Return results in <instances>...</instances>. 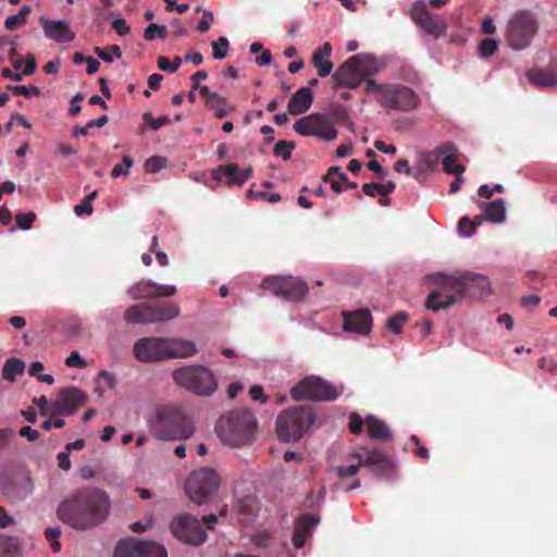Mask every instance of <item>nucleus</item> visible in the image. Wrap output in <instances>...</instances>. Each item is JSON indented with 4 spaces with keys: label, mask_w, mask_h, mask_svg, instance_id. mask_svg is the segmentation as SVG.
I'll list each match as a JSON object with an SVG mask.
<instances>
[{
    "label": "nucleus",
    "mask_w": 557,
    "mask_h": 557,
    "mask_svg": "<svg viewBox=\"0 0 557 557\" xmlns=\"http://www.w3.org/2000/svg\"><path fill=\"white\" fill-rule=\"evenodd\" d=\"M110 510L108 494L96 487L73 492L60 503L58 518L76 530L94 528L106 520Z\"/></svg>",
    "instance_id": "nucleus-1"
},
{
    "label": "nucleus",
    "mask_w": 557,
    "mask_h": 557,
    "mask_svg": "<svg viewBox=\"0 0 557 557\" xmlns=\"http://www.w3.org/2000/svg\"><path fill=\"white\" fill-rule=\"evenodd\" d=\"M436 284L437 287L430 292L425 300V308L435 312L460 302L468 292L481 296L491 293L488 278L472 272L459 275L440 274Z\"/></svg>",
    "instance_id": "nucleus-2"
},
{
    "label": "nucleus",
    "mask_w": 557,
    "mask_h": 557,
    "mask_svg": "<svg viewBox=\"0 0 557 557\" xmlns=\"http://www.w3.org/2000/svg\"><path fill=\"white\" fill-rule=\"evenodd\" d=\"M197 351L195 343L176 337H144L134 345V355L140 362L188 358Z\"/></svg>",
    "instance_id": "nucleus-3"
},
{
    "label": "nucleus",
    "mask_w": 557,
    "mask_h": 557,
    "mask_svg": "<svg viewBox=\"0 0 557 557\" xmlns=\"http://www.w3.org/2000/svg\"><path fill=\"white\" fill-rule=\"evenodd\" d=\"M216 432L220 438L230 446L248 445L255 438L256 419L249 410H233L220 418Z\"/></svg>",
    "instance_id": "nucleus-4"
},
{
    "label": "nucleus",
    "mask_w": 557,
    "mask_h": 557,
    "mask_svg": "<svg viewBox=\"0 0 557 557\" xmlns=\"http://www.w3.org/2000/svg\"><path fill=\"white\" fill-rule=\"evenodd\" d=\"M150 431L161 441H182L194 434V426L182 410L163 406L158 408Z\"/></svg>",
    "instance_id": "nucleus-5"
},
{
    "label": "nucleus",
    "mask_w": 557,
    "mask_h": 557,
    "mask_svg": "<svg viewBox=\"0 0 557 557\" xmlns=\"http://www.w3.org/2000/svg\"><path fill=\"white\" fill-rule=\"evenodd\" d=\"M311 406L298 405L281 412L276 419V434L282 442L298 441L315 422Z\"/></svg>",
    "instance_id": "nucleus-6"
},
{
    "label": "nucleus",
    "mask_w": 557,
    "mask_h": 557,
    "mask_svg": "<svg viewBox=\"0 0 557 557\" xmlns=\"http://www.w3.org/2000/svg\"><path fill=\"white\" fill-rule=\"evenodd\" d=\"M173 379L177 385L198 396H210L218 387V381L212 371L200 364L176 369L173 372Z\"/></svg>",
    "instance_id": "nucleus-7"
},
{
    "label": "nucleus",
    "mask_w": 557,
    "mask_h": 557,
    "mask_svg": "<svg viewBox=\"0 0 557 557\" xmlns=\"http://www.w3.org/2000/svg\"><path fill=\"white\" fill-rule=\"evenodd\" d=\"M338 388L320 376L309 375L299 381L292 389L294 400L333 401L339 397Z\"/></svg>",
    "instance_id": "nucleus-8"
},
{
    "label": "nucleus",
    "mask_w": 557,
    "mask_h": 557,
    "mask_svg": "<svg viewBox=\"0 0 557 557\" xmlns=\"http://www.w3.org/2000/svg\"><path fill=\"white\" fill-rule=\"evenodd\" d=\"M536 32L537 21L534 13L528 10L518 11L508 23V45L516 50L524 49L531 44Z\"/></svg>",
    "instance_id": "nucleus-9"
},
{
    "label": "nucleus",
    "mask_w": 557,
    "mask_h": 557,
    "mask_svg": "<svg viewBox=\"0 0 557 557\" xmlns=\"http://www.w3.org/2000/svg\"><path fill=\"white\" fill-rule=\"evenodd\" d=\"M218 486V474L210 468H200L189 474L185 488L191 502L202 505L212 497Z\"/></svg>",
    "instance_id": "nucleus-10"
},
{
    "label": "nucleus",
    "mask_w": 557,
    "mask_h": 557,
    "mask_svg": "<svg viewBox=\"0 0 557 557\" xmlns=\"http://www.w3.org/2000/svg\"><path fill=\"white\" fill-rule=\"evenodd\" d=\"M170 531L180 542L191 546H200L207 540V532L199 519L186 512L172 519Z\"/></svg>",
    "instance_id": "nucleus-11"
},
{
    "label": "nucleus",
    "mask_w": 557,
    "mask_h": 557,
    "mask_svg": "<svg viewBox=\"0 0 557 557\" xmlns=\"http://www.w3.org/2000/svg\"><path fill=\"white\" fill-rule=\"evenodd\" d=\"M294 129L299 135L315 136L327 141L336 139L338 134L332 121L323 114H311L299 119L295 122Z\"/></svg>",
    "instance_id": "nucleus-12"
},
{
    "label": "nucleus",
    "mask_w": 557,
    "mask_h": 557,
    "mask_svg": "<svg viewBox=\"0 0 557 557\" xmlns=\"http://www.w3.org/2000/svg\"><path fill=\"white\" fill-rule=\"evenodd\" d=\"M262 286L289 301L301 300L308 292L307 283L293 276L267 277Z\"/></svg>",
    "instance_id": "nucleus-13"
},
{
    "label": "nucleus",
    "mask_w": 557,
    "mask_h": 557,
    "mask_svg": "<svg viewBox=\"0 0 557 557\" xmlns=\"http://www.w3.org/2000/svg\"><path fill=\"white\" fill-rule=\"evenodd\" d=\"M114 557H168V553L163 545L156 542L129 539L117 543Z\"/></svg>",
    "instance_id": "nucleus-14"
},
{
    "label": "nucleus",
    "mask_w": 557,
    "mask_h": 557,
    "mask_svg": "<svg viewBox=\"0 0 557 557\" xmlns=\"http://www.w3.org/2000/svg\"><path fill=\"white\" fill-rule=\"evenodd\" d=\"M420 103L419 96L404 85H388L384 91L383 106L397 111H411Z\"/></svg>",
    "instance_id": "nucleus-15"
},
{
    "label": "nucleus",
    "mask_w": 557,
    "mask_h": 557,
    "mask_svg": "<svg viewBox=\"0 0 557 557\" xmlns=\"http://www.w3.org/2000/svg\"><path fill=\"white\" fill-rule=\"evenodd\" d=\"M411 20L426 34L438 38L447 28L445 21L433 16L423 0H417L410 8Z\"/></svg>",
    "instance_id": "nucleus-16"
},
{
    "label": "nucleus",
    "mask_w": 557,
    "mask_h": 557,
    "mask_svg": "<svg viewBox=\"0 0 557 557\" xmlns=\"http://www.w3.org/2000/svg\"><path fill=\"white\" fill-rule=\"evenodd\" d=\"M352 457L360 466L368 467L375 475L383 476L393 469L391 458L379 449L359 448Z\"/></svg>",
    "instance_id": "nucleus-17"
},
{
    "label": "nucleus",
    "mask_w": 557,
    "mask_h": 557,
    "mask_svg": "<svg viewBox=\"0 0 557 557\" xmlns=\"http://www.w3.org/2000/svg\"><path fill=\"white\" fill-rule=\"evenodd\" d=\"M176 294L174 285H161L151 280H140L127 289V295L134 300L168 298Z\"/></svg>",
    "instance_id": "nucleus-18"
},
{
    "label": "nucleus",
    "mask_w": 557,
    "mask_h": 557,
    "mask_svg": "<svg viewBox=\"0 0 557 557\" xmlns=\"http://www.w3.org/2000/svg\"><path fill=\"white\" fill-rule=\"evenodd\" d=\"M86 400L87 396L77 387H66L58 393L57 399L50 405V409L52 413L72 414Z\"/></svg>",
    "instance_id": "nucleus-19"
},
{
    "label": "nucleus",
    "mask_w": 557,
    "mask_h": 557,
    "mask_svg": "<svg viewBox=\"0 0 557 557\" xmlns=\"http://www.w3.org/2000/svg\"><path fill=\"white\" fill-rule=\"evenodd\" d=\"M207 77V72H195L191 77L193 89H199L200 95L205 99L206 106L213 111L216 119H222L227 115L233 108H226L225 99L216 92H211L207 86H199L201 79Z\"/></svg>",
    "instance_id": "nucleus-20"
},
{
    "label": "nucleus",
    "mask_w": 557,
    "mask_h": 557,
    "mask_svg": "<svg viewBox=\"0 0 557 557\" xmlns=\"http://www.w3.org/2000/svg\"><path fill=\"white\" fill-rule=\"evenodd\" d=\"M392 66L391 60L384 55L358 53L348 58L337 70H382Z\"/></svg>",
    "instance_id": "nucleus-21"
},
{
    "label": "nucleus",
    "mask_w": 557,
    "mask_h": 557,
    "mask_svg": "<svg viewBox=\"0 0 557 557\" xmlns=\"http://www.w3.org/2000/svg\"><path fill=\"white\" fill-rule=\"evenodd\" d=\"M345 331L368 334L372 327V315L369 309H358L343 313Z\"/></svg>",
    "instance_id": "nucleus-22"
},
{
    "label": "nucleus",
    "mask_w": 557,
    "mask_h": 557,
    "mask_svg": "<svg viewBox=\"0 0 557 557\" xmlns=\"http://www.w3.org/2000/svg\"><path fill=\"white\" fill-rule=\"evenodd\" d=\"M453 149L454 145L447 143L434 151L421 152L417 161L414 177L420 180V175H425L426 173L435 170L438 164L440 157L451 151Z\"/></svg>",
    "instance_id": "nucleus-23"
},
{
    "label": "nucleus",
    "mask_w": 557,
    "mask_h": 557,
    "mask_svg": "<svg viewBox=\"0 0 557 557\" xmlns=\"http://www.w3.org/2000/svg\"><path fill=\"white\" fill-rule=\"evenodd\" d=\"M319 522L320 517L312 513L302 515L295 521L292 539L295 548H301L305 545V541L311 536L312 530Z\"/></svg>",
    "instance_id": "nucleus-24"
},
{
    "label": "nucleus",
    "mask_w": 557,
    "mask_h": 557,
    "mask_svg": "<svg viewBox=\"0 0 557 557\" xmlns=\"http://www.w3.org/2000/svg\"><path fill=\"white\" fill-rule=\"evenodd\" d=\"M45 36L57 42H70L75 38V34L65 21L46 20L42 23Z\"/></svg>",
    "instance_id": "nucleus-25"
},
{
    "label": "nucleus",
    "mask_w": 557,
    "mask_h": 557,
    "mask_svg": "<svg viewBox=\"0 0 557 557\" xmlns=\"http://www.w3.org/2000/svg\"><path fill=\"white\" fill-rule=\"evenodd\" d=\"M150 312L153 324L166 322L177 318L181 313V308L177 304L171 301L157 302L150 304Z\"/></svg>",
    "instance_id": "nucleus-26"
},
{
    "label": "nucleus",
    "mask_w": 557,
    "mask_h": 557,
    "mask_svg": "<svg viewBox=\"0 0 557 557\" xmlns=\"http://www.w3.org/2000/svg\"><path fill=\"white\" fill-rule=\"evenodd\" d=\"M123 318L128 324H152L150 304L140 302L129 306Z\"/></svg>",
    "instance_id": "nucleus-27"
},
{
    "label": "nucleus",
    "mask_w": 557,
    "mask_h": 557,
    "mask_svg": "<svg viewBox=\"0 0 557 557\" xmlns=\"http://www.w3.org/2000/svg\"><path fill=\"white\" fill-rule=\"evenodd\" d=\"M312 103V92L308 87H301L289 99L287 109L293 115L301 114L309 110Z\"/></svg>",
    "instance_id": "nucleus-28"
},
{
    "label": "nucleus",
    "mask_w": 557,
    "mask_h": 557,
    "mask_svg": "<svg viewBox=\"0 0 557 557\" xmlns=\"http://www.w3.org/2000/svg\"><path fill=\"white\" fill-rule=\"evenodd\" d=\"M373 72H333L332 83L335 87L356 89Z\"/></svg>",
    "instance_id": "nucleus-29"
},
{
    "label": "nucleus",
    "mask_w": 557,
    "mask_h": 557,
    "mask_svg": "<svg viewBox=\"0 0 557 557\" xmlns=\"http://www.w3.org/2000/svg\"><path fill=\"white\" fill-rule=\"evenodd\" d=\"M366 424H367L368 435L370 438L379 440V441H387L392 437V432H391L388 425L384 421H382L373 416H368L366 418Z\"/></svg>",
    "instance_id": "nucleus-30"
},
{
    "label": "nucleus",
    "mask_w": 557,
    "mask_h": 557,
    "mask_svg": "<svg viewBox=\"0 0 557 557\" xmlns=\"http://www.w3.org/2000/svg\"><path fill=\"white\" fill-rule=\"evenodd\" d=\"M527 82L537 88L557 87V72H525Z\"/></svg>",
    "instance_id": "nucleus-31"
},
{
    "label": "nucleus",
    "mask_w": 557,
    "mask_h": 557,
    "mask_svg": "<svg viewBox=\"0 0 557 557\" xmlns=\"http://www.w3.org/2000/svg\"><path fill=\"white\" fill-rule=\"evenodd\" d=\"M332 45L324 42L321 47L317 48L312 54V65L315 70H333V62L331 61Z\"/></svg>",
    "instance_id": "nucleus-32"
},
{
    "label": "nucleus",
    "mask_w": 557,
    "mask_h": 557,
    "mask_svg": "<svg viewBox=\"0 0 557 557\" xmlns=\"http://www.w3.org/2000/svg\"><path fill=\"white\" fill-rule=\"evenodd\" d=\"M479 206L484 210L485 218L493 223H500L506 218V208L502 199L491 202H479Z\"/></svg>",
    "instance_id": "nucleus-33"
},
{
    "label": "nucleus",
    "mask_w": 557,
    "mask_h": 557,
    "mask_svg": "<svg viewBox=\"0 0 557 557\" xmlns=\"http://www.w3.org/2000/svg\"><path fill=\"white\" fill-rule=\"evenodd\" d=\"M213 177L216 181H222L223 177H227V180L225 181L227 186L237 185V181L239 177V168L236 163L220 165L218 169L213 171Z\"/></svg>",
    "instance_id": "nucleus-34"
},
{
    "label": "nucleus",
    "mask_w": 557,
    "mask_h": 557,
    "mask_svg": "<svg viewBox=\"0 0 557 557\" xmlns=\"http://www.w3.org/2000/svg\"><path fill=\"white\" fill-rule=\"evenodd\" d=\"M25 364L17 358H9L2 370V375L5 380L14 381L15 377L24 372Z\"/></svg>",
    "instance_id": "nucleus-35"
},
{
    "label": "nucleus",
    "mask_w": 557,
    "mask_h": 557,
    "mask_svg": "<svg viewBox=\"0 0 557 557\" xmlns=\"http://www.w3.org/2000/svg\"><path fill=\"white\" fill-rule=\"evenodd\" d=\"M20 545L16 539L0 535V557H17Z\"/></svg>",
    "instance_id": "nucleus-36"
},
{
    "label": "nucleus",
    "mask_w": 557,
    "mask_h": 557,
    "mask_svg": "<svg viewBox=\"0 0 557 557\" xmlns=\"http://www.w3.org/2000/svg\"><path fill=\"white\" fill-rule=\"evenodd\" d=\"M454 151H455V148L451 151L443 154L444 156L443 170L447 174L459 175L465 172L466 168H465V165L457 162V156L454 153Z\"/></svg>",
    "instance_id": "nucleus-37"
},
{
    "label": "nucleus",
    "mask_w": 557,
    "mask_h": 557,
    "mask_svg": "<svg viewBox=\"0 0 557 557\" xmlns=\"http://www.w3.org/2000/svg\"><path fill=\"white\" fill-rule=\"evenodd\" d=\"M408 320V314L405 311H398L386 320V327L396 334L401 333L404 323Z\"/></svg>",
    "instance_id": "nucleus-38"
},
{
    "label": "nucleus",
    "mask_w": 557,
    "mask_h": 557,
    "mask_svg": "<svg viewBox=\"0 0 557 557\" xmlns=\"http://www.w3.org/2000/svg\"><path fill=\"white\" fill-rule=\"evenodd\" d=\"M134 165V159L124 154L122 157V163L115 164L111 171V176L116 178L120 176H127L129 174V169Z\"/></svg>",
    "instance_id": "nucleus-39"
},
{
    "label": "nucleus",
    "mask_w": 557,
    "mask_h": 557,
    "mask_svg": "<svg viewBox=\"0 0 557 557\" xmlns=\"http://www.w3.org/2000/svg\"><path fill=\"white\" fill-rule=\"evenodd\" d=\"M296 145L294 141L278 140L273 149L275 156H280L283 160L287 161L292 158V152Z\"/></svg>",
    "instance_id": "nucleus-40"
},
{
    "label": "nucleus",
    "mask_w": 557,
    "mask_h": 557,
    "mask_svg": "<svg viewBox=\"0 0 557 557\" xmlns=\"http://www.w3.org/2000/svg\"><path fill=\"white\" fill-rule=\"evenodd\" d=\"M166 34L168 29L165 26L151 23L145 29L144 37L146 40H153L157 37L164 39L166 37Z\"/></svg>",
    "instance_id": "nucleus-41"
},
{
    "label": "nucleus",
    "mask_w": 557,
    "mask_h": 557,
    "mask_svg": "<svg viewBox=\"0 0 557 557\" xmlns=\"http://www.w3.org/2000/svg\"><path fill=\"white\" fill-rule=\"evenodd\" d=\"M498 48V42L494 38L486 37L479 45V54L482 58L493 55Z\"/></svg>",
    "instance_id": "nucleus-42"
},
{
    "label": "nucleus",
    "mask_w": 557,
    "mask_h": 557,
    "mask_svg": "<svg viewBox=\"0 0 557 557\" xmlns=\"http://www.w3.org/2000/svg\"><path fill=\"white\" fill-rule=\"evenodd\" d=\"M212 55L214 59H224L228 51V40L226 37H220L218 40L212 41Z\"/></svg>",
    "instance_id": "nucleus-43"
},
{
    "label": "nucleus",
    "mask_w": 557,
    "mask_h": 557,
    "mask_svg": "<svg viewBox=\"0 0 557 557\" xmlns=\"http://www.w3.org/2000/svg\"><path fill=\"white\" fill-rule=\"evenodd\" d=\"M7 88L10 89L15 96H24L27 98L38 96L40 94V89L36 86L9 85Z\"/></svg>",
    "instance_id": "nucleus-44"
},
{
    "label": "nucleus",
    "mask_w": 557,
    "mask_h": 557,
    "mask_svg": "<svg viewBox=\"0 0 557 557\" xmlns=\"http://www.w3.org/2000/svg\"><path fill=\"white\" fill-rule=\"evenodd\" d=\"M166 166V159L160 156H153L146 160L145 170L149 173H157Z\"/></svg>",
    "instance_id": "nucleus-45"
},
{
    "label": "nucleus",
    "mask_w": 557,
    "mask_h": 557,
    "mask_svg": "<svg viewBox=\"0 0 557 557\" xmlns=\"http://www.w3.org/2000/svg\"><path fill=\"white\" fill-rule=\"evenodd\" d=\"M143 120L146 124L149 125L150 128L154 131L160 129L162 126L168 125L171 122L170 117L166 115L154 119L149 112L144 113Z\"/></svg>",
    "instance_id": "nucleus-46"
},
{
    "label": "nucleus",
    "mask_w": 557,
    "mask_h": 557,
    "mask_svg": "<svg viewBox=\"0 0 557 557\" xmlns=\"http://www.w3.org/2000/svg\"><path fill=\"white\" fill-rule=\"evenodd\" d=\"M36 219V214L33 211L21 212L15 215V222L17 227L27 231L30 230Z\"/></svg>",
    "instance_id": "nucleus-47"
},
{
    "label": "nucleus",
    "mask_w": 557,
    "mask_h": 557,
    "mask_svg": "<svg viewBox=\"0 0 557 557\" xmlns=\"http://www.w3.org/2000/svg\"><path fill=\"white\" fill-rule=\"evenodd\" d=\"M73 63L74 65H82L83 63L87 64L86 70H98L99 61L92 57H85L82 52H75L73 54Z\"/></svg>",
    "instance_id": "nucleus-48"
},
{
    "label": "nucleus",
    "mask_w": 557,
    "mask_h": 557,
    "mask_svg": "<svg viewBox=\"0 0 557 557\" xmlns=\"http://www.w3.org/2000/svg\"><path fill=\"white\" fill-rule=\"evenodd\" d=\"M95 51L98 54V57L106 62H112L114 58L121 57V49L119 46L115 45L107 49H100L97 47Z\"/></svg>",
    "instance_id": "nucleus-49"
},
{
    "label": "nucleus",
    "mask_w": 557,
    "mask_h": 557,
    "mask_svg": "<svg viewBox=\"0 0 557 557\" xmlns=\"http://www.w3.org/2000/svg\"><path fill=\"white\" fill-rule=\"evenodd\" d=\"M363 82L366 85V91L380 94L382 97L381 101L383 103L384 102V91H385V89H387L388 85H380L375 81L369 79L368 76L366 77V79H363Z\"/></svg>",
    "instance_id": "nucleus-50"
},
{
    "label": "nucleus",
    "mask_w": 557,
    "mask_h": 557,
    "mask_svg": "<svg viewBox=\"0 0 557 557\" xmlns=\"http://www.w3.org/2000/svg\"><path fill=\"white\" fill-rule=\"evenodd\" d=\"M364 422L366 421L362 420L360 414L351 413L349 418L348 429L352 434L358 435L361 433Z\"/></svg>",
    "instance_id": "nucleus-51"
},
{
    "label": "nucleus",
    "mask_w": 557,
    "mask_h": 557,
    "mask_svg": "<svg viewBox=\"0 0 557 557\" xmlns=\"http://www.w3.org/2000/svg\"><path fill=\"white\" fill-rule=\"evenodd\" d=\"M65 364L70 368L86 367L85 360L81 357V355L77 351L71 352V355L65 359Z\"/></svg>",
    "instance_id": "nucleus-52"
},
{
    "label": "nucleus",
    "mask_w": 557,
    "mask_h": 557,
    "mask_svg": "<svg viewBox=\"0 0 557 557\" xmlns=\"http://www.w3.org/2000/svg\"><path fill=\"white\" fill-rule=\"evenodd\" d=\"M361 466L359 465V461L357 462V465H350V466H341V467H337L336 469V473L339 478H345V476H355L359 470Z\"/></svg>",
    "instance_id": "nucleus-53"
},
{
    "label": "nucleus",
    "mask_w": 557,
    "mask_h": 557,
    "mask_svg": "<svg viewBox=\"0 0 557 557\" xmlns=\"http://www.w3.org/2000/svg\"><path fill=\"white\" fill-rule=\"evenodd\" d=\"M213 22V14L210 11H203V15L197 25V30L206 33Z\"/></svg>",
    "instance_id": "nucleus-54"
},
{
    "label": "nucleus",
    "mask_w": 557,
    "mask_h": 557,
    "mask_svg": "<svg viewBox=\"0 0 557 557\" xmlns=\"http://www.w3.org/2000/svg\"><path fill=\"white\" fill-rule=\"evenodd\" d=\"M26 24V20H22L17 14L7 17L4 27L8 30H14Z\"/></svg>",
    "instance_id": "nucleus-55"
},
{
    "label": "nucleus",
    "mask_w": 557,
    "mask_h": 557,
    "mask_svg": "<svg viewBox=\"0 0 557 557\" xmlns=\"http://www.w3.org/2000/svg\"><path fill=\"white\" fill-rule=\"evenodd\" d=\"M84 95L82 92H77L71 100V107L69 109V115L75 116L78 114L82 110V107L78 104V102L84 100Z\"/></svg>",
    "instance_id": "nucleus-56"
},
{
    "label": "nucleus",
    "mask_w": 557,
    "mask_h": 557,
    "mask_svg": "<svg viewBox=\"0 0 557 557\" xmlns=\"http://www.w3.org/2000/svg\"><path fill=\"white\" fill-rule=\"evenodd\" d=\"M410 441L417 446L416 454L422 459H429L430 453L426 447L421 445L420 438L417 435H411Z\"/></svg>",
    "instance_id": "nucleus-57"
},
{
    "label": "nucleus",
    "mask_w": 557,
    "mask_h": 557,
    "mask_svg": "<svg viewBox=\"0 0 557 557\" xmlns=\"http://www.w3.org/2000/svg\"><path fill=\"white\" fill-rule=\"evenodd\" d=\"M271 61H272V53L268 49H263L260 52V55L256 57V64L261 67L269 66L271 64Z\"/></svg>",
    "instance_id": "nucleus-58"
},
{
    "label": "nucleus",
    "mask_w": 557,
    "mask_h": 557,
    "mask_svg": "<svg viewBox=\"0 0 557 557\" xmlns=\"http://www.w3.org/2000/svg\"><path fill=\"white\" fill-rule=\"evenodd\" d=\"M58 459V466L64 470L69 471L71 468V460H70V453L67 450L61 451L57 456Z\"/></svg>",
    "instance_id": "nucleus-59"
},
{
    "label": "nucleus",
    "mask_w": 557,
    "mask_h": 557,
    "mask_svg": "<svg viewBox=\"0 0 557 557\" xmlns=\"http://www.w3.org/2000/svg\"><path fill=\"white\" fill-rule=\"evenodd\" d=\"M20 435L27 438L29 442H35L39 438V432L30 426H23L20 430Z\"/></svg>",
    "instance_id": "nucleus-60"
},
{
    "label": "nucleus",
    "mask_w": 557,
    "mask_h": 557,
    "mask_svg": "<svg viewBox=\"0 0 557 557\" xmlns=\"http://www.w3.org/2000/svg\"><path fill=\"white\" fill-rule=\"evenodd\" d=\"M74 212L78 216L84 215V214L90 215L92 213V205L83 200L81 203H78L74 207Z\"/></svg>",
    "instance_id": "nucleus-61"
},
{
    "label": "nucleus",
    "mask_w": 557,
    "mask_h": 557,
    "mask_svg": "<svg viewBox=\"0 0 557 557\" xmlns=\"http://www.w3.org/2000/svg\"><path fill=\"white\" fill-rule=\"evenodd\" d=\"M184 60L190 62L194 66H198L202 63L203 57L200 52L189 51L185 53Z\"/></svg>",
    "instance_id": "nucleus-62"
},
{
    "label": "nucleus",
    "mask_w": 557,
    "mask_h": 557,
    "mask_svg": "<svg viewBox=\"0 0 557 557\" xmlns=\"http://www.w3.org/2000/svg\"><path fill=\"white\" fill-rule=\"evenodd\" d=\"M112 27L115 29V32L123 36L129 33V27L127 26L125 20L123 18H116L112 22Z\"/></svg>",
    "instance_id": "nucleus-63"
},
{
    "label": "nucleus",
    "mask_w": 557,
    "mask_h": 557,
    "mask_svg": "<svg viewBox=\"0 0 557 557\" xmlns=\"http://www.w3.org/2000/svg\"><path fill=\"white\" fill-rule=\"evenodd\" d=\"M249 395L253 400H260L261 403H265L267 400L263 388L260 385L251 386L249 389Z\"/></svg>",
    "instance_id": "nucleus-64"
}]
</instances>
